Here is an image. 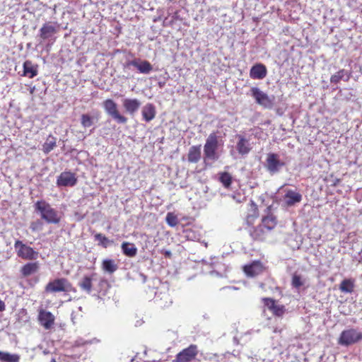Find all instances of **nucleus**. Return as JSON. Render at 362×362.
I'll use <instances>...</instances> for the list:
<instances>
[{"instance_id": "f257e3e1", "label": "nucleus", "mask_w": 362, "mask_h": 362, "mask_svg": "<svg viewBox=\"0 0 362 362\" xmlns=\"http://www.w3.org/2000/svg\"><path fill=\"white\" fill-rule=\"evenodd\" d=\"M33 206L35 211L47 223L57 225L61 222L62 215L46 201L37 200Z\"/></svg>"}, {"instance_id": "f03ea898", "label": "nucleus", "mask_w": 362, "mask_h": 362, "mask_svg": "<svg viewBox=\"0 0 362 362\" xmlns=\"http://www.w3.org/2000/svg\"><path fill=\"white\" fill-rule=\"evenodd\" d=\"M72 284L66 278H58L50 281L45 287V291L47 293L57 292H71L74 291Z\"/></svg>"}, {"instance_id": "7ed1b4c3", "label": "nucleus", "mask_w": 362, "mask_h": 362, "mask_svg": "<svg viewBox=\"0 0 362 362\" xmlns=\"http://www.w3.org/2000/svg\"><path fill=\"white\" fill-rule=\"evenodd\" d=\"M14 248L17 256L21 259L33 261L37 259L39 257V252L37 251L20 240L15 241Z\"/></svg>"}, {"instance_id": "20e7f679", "label": "nucleus", "mask_w": 362, "mask_h": 362, "mask_svg": "<svg viewBox=\"0 0 362 362\" xmlns=\"http://www.w3.org/2000/svg\"><path fill=\"white\" fill-rule=\"evenodd\" d=\"M362 339V332L351 328L341 332L338 339V344L342 346H349Z\"/></svg>"}, {"instance_id": "39448f33", "label": "nucleus", "mask_w": 362, "mask_h": 362, "mask_svg": "<svg viewBox=\"0 0 362 362\" xmlns=\"http://www.w3.org/2000/svg\"><path fill=\"white\" fill-rule=\"evenodd\" d=\"M218 146V137L216 133H211L206 139L204 146V153L205 158L216 160L218 158L216 153Z\"/></svg>"}, {"instance_id": "423d86ee", "label": "nucleus", "mask_w": 362, "mask_h": 362, "mask_svg": "<svg viewBox=\"0 0 362 362\" xmlns=\"http://www.w3.org/2000/svg\"><path fill=\"white\" fill-rule=\"evenodd\" d=\"M103 107L106 112L118 123L125 124L127 122V118L119 112L116 103L112 99L105 100L103 102Z\"/></svg>"}, {"instance_id": "0eeeda50", "label": "nucleus", "mask_w": 362, "mask_h": 362, "mask_svg": "<svg viewBox=\"0 0 362 362\" xmlns=\"http://www.w3.org/2000/svg\"><path fill=\"white\" fill-rule=\"evenodd\" d=\"M198 352V346L196 344H190L176 355L174 362H191L195 359Z\"/></svg>"}, {"instance_id": "6e6552de", "label": "nucleus", "mask_w": 362, "mask_h": 362, "mask_svg": "<svg viewBox=\"0 0 362 362\" xmlns=\"http://www.w3.org/2000/svg\"><path fill=\"white\" fill-rule=\"evenodd\" d=\"M266 269L267 267L259 260L252 261L251 263L243 267V272L248 277H255L262 274Z\"/></svg>"}, {"instance_id": "1a4fd4ad", "label": "nucleus", "mask_w": 362, "mask_h": 362, "mask_svg": "<svg viewBox=\"0 0 362 362\" xmlns=\"http://www.w3.org/2000/svg\"><path fill=\"white\" fill-rule=\"evenodd\" d=\"M251 95L255 100V102L266 108H270L273 105L272 100L263 91L257 87H252L250 89Z\"/></svg>"}, {"instance_id": "9d476101", "label": "nucleus", "mask_w": 362, "mask_h": 362, "mask_svg": "<svg viewBox=\"0 0 362 362\" xmlns=\"http://www.w3.org/2000/svg\"><path fill=\"white\" fill-rule=\"evenodd\" d=\"M262 301L264 305L276 317H282L286 313V308L284 305L277 304L276 300L272 298H263Z\"/></svg>"}, {"instance_id": "9b49d317", "label": "nucleus", "mask_w": 362, "mask_h": 362, "mask_svg": "<svg viewBox=\"0 0 362 362\" xmlns=\"http://www.w3.org/2000/svg\"><path fill=\"white\" fill-rule=\"evenodd\" d=\"M284 165L285 163L279 160V156L277 153H270L267 154L266 168L269 173H276Z\"/></svg>"}, {"instance_id": "f8f14e48", "label": "nucleus", "mask_w": 362, "mask_h": 362, "mask_svg": "<svg viewBox=\"0 0 362 362\" xmlns=\"http://www.w3.org/2000/svg\"><path fill=\"white\" fill-rule=\"evenodd\" d=\"M77 183L76 175L70 171L62 172L57 180L59 187H73Z\"/></svg>"}, {"instance_id": "ddd939ff", "label": "nucleus", "mask_w": 362, "mask_h": 362, "mask_svg": "<svg viewBox=\"0 0 362 362\" xmlns=\"http://www.w3.org/2000/svg\"><path fill=\"white\" fill-rule=\"evenodd\" d=\"M130 66L136 67L140 73L144 74L150 73L153 69V66L148 61L141 60L140 59L128 61L124 64L125 67H129Z\"/></svg>"}, {"instance_id": "4468645a", "label": "nucleus", "mask_w": 362, "mask_h": 362, "mask_svg": "<svg viewBox=\"0 0 362 362\" xmlns=\"http://www.w3.org/2000/svg\"><path fill=\"white\" fill-rule=\"evenodd\" d=\"M37 319L40 324L46 329H51L55 320V317L51 312L43 309L39 310Z\"/></svg>"}, {"instance_id": "2eb2a0df", "label": "nucleus", "mask_w": 362, "mask_h": 362, "mask_svg": "<svg viewBox=\"0 0 362 362\" xmlns=\"http://www.w3.org/2000/svg\"><path fill=\"white\" fill-rule=\"evenodd\" d=\"M269 233V231H265L264 227L262 226L261 223L258 224L255 227H252L249 231V234L252 239L258 242L264 241Z\"/></svg>"}, {"instance_id": "dca6fc26", "label": "nucleus", "mask_w": 362, "mask_h": 362, "mask_svg": "<svg viewBox=\"0 0 362 362\" xmlns=\"http://www.w3.org/2000/svg\"><path fill=\"white\" fill-rule=\"evenodd\" d=\"M267 67L262 63L255 64L250 70V77L252 79L262 80L267 76Z\"/></svg>"}, {"instance_id": "f3484780", "label": "nucleus", "mask_w": 362, "mask_h": 362, "mask_svg": "<svg viewBox=\"0 0 362 362\" xmlns=\"http://www.w3.org/2000/svg\"><path fill=\"white\" fill-rule=\"evenodd\" d=\"M39 269L40 263L38 262L31 261L21 267L20 274L23 278H26L38 272Z\"/></svg>"}, {"instance_id": "a211bd4d", "label": "nucleus", "mask_w": 362, "mask_h": 362, "mask_svg": "<svg viewBox=\"0 0 362 362\" xmlns=\"http://www.w3.org/2000/svg\"><path fill=\"white\" fill-rule=\"evenodd\" d=\"M58 32V27L52 23H45L40 30V37L42 40H47Z\"/></svg>"}, {"instance_id": "6ab92c4d", "label": "nucleus", "mask_w": 362, "mask_h": 362, "mask_svg": "<svg viewBox=\"0 0 362 362\" xmlns=\"http://www.w3.org/2000/svg\"><path fill=\"white\" fill-rule=\"evenodd\" d=\"M260 223L264 227L265 231H272L277 226L278 221L276 216L272 213L262 216Z\"/></svg>"}, {"instance_id": "aec40b11", "label": "nucleus", "mask_w": 362, "mask_h": 362, "mask_svg": "<svg viewBox=\"0 0 362 362\" xmlns=\"http://www.w3.org/2000/svg\"><path fill=\"white\" fill-rule=\"evenodd\" d=\"M122 105L127 112L134 115L139 109L141 103L136 98H126Z\"/></svg>"}, {"instance_id": "412c9836", "label": "nucleus", "mask_w": 362, "mask_h": 362, "mask_svg": "<svg viewBox=\"0 0 362 362\" xmlns=\"http://www.w3.org/2000/svg\"><path fill=\"white\" fill-rule=\"evenodd\" d=\"M249 206L250 209L246 216V222L248 225H252L255 220L259 217V213L258 206L254 201L251 200Z\"/></svg>"}, {"instance_id": "4be33fe9", "label": "nucleus", "mask_w": 362, "mask_h": 362, "mask_svg": "<svg viewBox=\"0 0 362 362\" xmlns=\"http://www.w3.org/2000/svg\"><path fill=\"white\" fill-rule=\"evenodd\" d=\"M141 115L145 122H148L153 120L156 115V107L152 103H147L143 107Z\"/></svg>"}, {"instance_id": "5701e85b", "label": "nucleus", "mask_w": 362, "mask_h": 362, "mask_svg": "<svg viewBox=\"0 0 362 362\" xmlns=\"http://www.w3.org/2000/svg\"><path fill=\"white\" fill-rule=\"evenodd\" d=\"M287 206H293L302 200V195L298 192L288 189L284 196Z\"/></svg>"}, {"instance_id": "b1692460", "label": "nucleus", "mask_w": 362, "mask_h": 362, "mask_svg": "<svg viewBox=\"0 0 362 362\" xmlns=\"http://www.w3.org/2000/svg\"><path fill=\"white\" fill-rule=\"evenodd\" d=\"M201 145L192 146L189 148L187 154V160L192 163H198L202 156Z\"/></svg>"}, {"instance_id": "393cba45", "label": "nucleus", "mask_w": 362, "mask_h": 362, "mask_svg": "<svg viewBox=\"0 0 362 362\" xmlns=\"http://www.w3.org/2000/svg\"><path fill=\"white\" fill-rule=\"evenodd\" d=\"M95 273H93L90 276H84L81 281L78 283V286L83 290L90 293L92 291L93 280L96 276Z\"/></svg>"}, {"instance_id": "a878e982", "label": "nucleus", "mask_w": 362, "mask_h": 362, "mask_svg": "<svg viewBox=\"0 0 362 362\" xmlns=\"http://www.w3.org/2000/svg\"><path fill=\"white\" fill-rule=\"evenodd\" d=\"M123 254L129 257H134L137 254V248L134 243L123 242L121 245Z\"/></svg>"}, {"instance_id": "bb28decb", "label": "nucleus", "mask_w": 362, "mask_h": 362, "mask_svg": "<svg viewBox=\"0 0 362 362\" xmlns=\"http://www.w3.org/2000/svg\"><path fill=\"white\" fill-rule=\"evenodd\" d=\"M351 74L344 69H340L336 74H333L330 77V82L332 83H338L341 79L345 81H348L350 79Z\"/></svg>"}, {"instance_id": "cd10ccee", "label": "nucleus", "mask_w": 362, "mask_h": 362, "mask_svg": "<svg viewBox=\"0 0 362 362\" xmlns=\"http://www.w3.org/2000/svg\"><path fill=\"white\" fill-rule=\"evenodd\" d=\"M101 268L105 272L113 274L117 270L118 267L114 259H105L102 262Z\"/></svg>"}, {"instance_id": "c85d7f7f", "label": "nucleus", "mask_w": 362, "mask_h": 362, "mask_svg": "<svg viewBox=\"0 0 362 362\" xmlns=\"http://www.w3.org/2000/svg\"><path fill=\"white\" fill-rule=\"evenodd\" d=\"M239 141L237 143V150L241 155L247 154L250 151V147L248 141L242 136H238Z\"/></svg>"}, {"instance_id": "c756f323", "label": "nucleus", "mask_w": 362, "mask_h": 362, "mask_svg": "<svg viewBox=\"0 0 362 362\" xmlns=\"http://www.w3.org/2000/svg\"><path fill=\"white\" fill-rule=\"evenodd\" d=\"M57 146V139L53 135L49 134L45 142L42 145V151L45 154L49 153Z\"/></svg>"}, {"instance_id": "7c9ffc66", "label": "nucleus", "mask_w": 362, "mask_h": 362, "mask_svg": "<svg viewBox=\"0 0 362 362\" xmlns=\"http://www.w3.org/2000/svg\"><path fill=\"white\" fill-rule=\"evenodd\" d=\"M37 74V68L33 65L32 62L27 60L23 63V75L33 78Z\"/></svg>"}, {"instance_id": "2f4dec72", "label": "nucleus", "mask_w": 362, "mask_h": 362, "mask_svg": "<svg viewBox=\"0 0 362 362\" xmlns=\"http://www.w3.org/2000/svg\"><path fill=\"white\" fill-rule=\"evenodd\" d=\"M354 279H346L341 282L339 289L343 293H351L354 291Z\"/></svg>"}, {"instance_id": "473e14b6", "label": "nucleus", "mask_w": 362, "mask_h": 362, "mask_svg": "<svg viewBox=\"0 0 362 362\" xmlns=\"http://www.w3.org/2000/svg\"><path fill=\"white\" fill-rule=\"evenodd\" d=\"M20 356L18 354H11L8 352L0 351V361L1 362H19Z\"/></svg>"}, {"instance_id": "72a5a7b5", "label": "nucleus", "mask_w": 362, "mask_h": 362, "mask_svg": "<svg viewBox=\"0 0 362 362\" xmlns=\"http://www.w3.org/2000/svg\"><path fill=\"white\" fill-rule=\"evenodd\" d=\"M232 176L229 173L222 172L219 173V181L226 188H229L232 184Z\"/></svg>"}, {"instance_id": "f704fd0d", "label": "nucleus", "mask_w": 362, "mask_h": 362, "mask_svg": "<svg viewBox=\"0 0 362 362\" xmlns=\"http://www.w3.org/2000/svg\"><path fill=\"white\" fill-rule=\"evenodd\" d=\"M165 221L170 227H175L178 224V218L174 213L168 212L165 217Z\"/></svg>"}, {"instance_id": "c9c22d12", "label": "nucleus", "mask_w": 362, "mask_h": 362, "mask_svg": "<svg viewBox=\"0 0 362 362\" xmlns=\"http://www.w3.org/2000/svg\"><path fill=\"white\" fill-rule=\"evenodd\" d=\"M304 284L302 276L296 273L293 274L291 279V285L295 288H299Z\"/></svg>"}, {"instance_id": "e433bc0d", "label": "nucleus", "mask_w": 362, "mask_h": 362, "mask_svg": "<svg viewBox=\"0 0 362 362\" xmlns=\"http://www.w3.org/2000/svg\"><path fill=\"white\" fill-rule=\"evenodd\" d=\"M81 123L83 127H90L93 124V117L88 114H83L81 117Z\"/></svg>"}, {"instance_id": "4c0bfd02", "label": "nucleus", "mask_w": 362, "mask_h": 362, "mask_svg": "<svg viewBox=\"0 0 362 362\" xmlns=\"http://www.w3.org/2000/svg\"><path fill=\"white\" fill-rule=\"evenodd\" d=\"M95 240L99 242V245L106 248L110 243L109 239L102 233H96L95 235Z\"/></svg>"}, {"instance_id": "58836bf2", "label": "nucleus", "mask_w": 362, "mask_h": 362, "mask_svg": "<svg viewBox=\"0 0 362 362\" xmlns=\"http://www.w3.org/2000/svg\"><path fill=\"white\" fill-rule=\"evenodd\" d=\"M43 227V223L41 220H36L32 221L30 225V228L33 232L41 230Z\"/></svg>"}, {"instance_id": "ea45409f", "label": "nucleus", "mask_w": 362, "mask_h": 362, "mask_svg": "<svg viewBox=\"0 0 362 362\" xmlns=\"http://www.w3.org/2000/svg\"><path fill=\"white\" fill-rule=\"evenodd\" d=\"M162 254L165 257H168V258H170L172 257V253L169 250H165V251H162Z\"/></svg>"}, {"instance_id": "a19ab883", "label": "nucleus", "mask_w": 362, "mask_h": 362, "mask_svg": "<svg viewBox=\"0 0 362 362\" xmlns=\"http://www.w3.org/2000/svg\"><path fill=\"white\" fill-rule=\"evenodd\" d=\"M6 309V305L4 301L0 299V312L4 311Z\"/></svg>"}, {"instance_id": "79ce46f5", "label": "nucleus", "mask_w": 362, "mask_h": 362, "mask_svg": "<svg viewBox=\"0 0 362 362\" xmlns=\"http://www.w3.org/2000/svg\"><path fill=\"white\" fill-rule=\"evenodd\" d=\"M282 331H283L282 328L274 327V329H273L274 333L281 334L282 332Z\"/></svg>"}, {"instance_id": "37998d69", "label": "nucleus", "mask_w": 362, "mask_h": 362, "mask_svg": "<svg viewBox=\"0 0 362 362\" xmlns=\"http://www.w3.org/2000/svg\"><path fill=\"white\" fill-rule=\"evenodd\" d=\"M359 259L358 262L362 264V250L358 252Z\"/></svg>"}, {"instance_id": "c03bdc74", "label": "nucleus", "mask_w": 362, "mask_h": 362, "mask_svg": "<svg viewBox=\"0 0 362 362\" xmlns=\"http://www.w3.org/2000/svg\"><path fill=\"white\" fill-rule=\"evenodd\" d=\"M51 362H56L55 359L52 358Z\"/></svg>"}]
</instances>
